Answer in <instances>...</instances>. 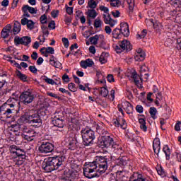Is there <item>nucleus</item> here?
<instances>
[{"mask_svg": "<svg viewBox=\"0 0 181 181\" xmlns=\"http://www.w3.org/2000/svg\"><path fill=\"white\" fill-rule=\"evenodd\" d=\"M134 59L136 62H143V60H145V52H137Z\"/></svg>", "mask_w": 181, "mask_h": 181, "instance_id": "nucleus-31", "label": "nucleus"}, {"mask_svg": "<svg viewBox=\"0 0 181 181\" xmlns=\"http://www.w3.org/2000/svg\"><path fill=\"white\" fill-rule=\"evenodd\" d=\"M124 110L127 112V114H132L134 112V106H132V104H131L129 102L127 101L124 103Z\"/></svg>", "mask_w": 181, "mask_h": 181, "instance_id": "nucleus-25", "label": "nucleus"}, {"mask_svg": "<svg viewBox=\"0 0 181 181\" xmlns=\"http://www.w3.org/2000/svg\"><path fill=\"white\" fill-rule=\"evenodd\" d=\"M98 170V167L95 163V160L93 162L85 163L83 168V175L88 179H93L94 177H100V174Z\"/></svg>", "mask_w": 181, "mask_h": 181, "instance_id": "nucleus-6", "label": "nucleus"}, {"mask_svg": "<svg viewBox=\"0 0 181 181\" xmlns=\"http://www.w3.org/2000/svg\"><path fill=\"white\" fill-rule=\"evenodd\" d=\"M176 48L177 49V50H181V39L180 38H179L177 40Z\"/></svg>", "mask_w": 181, "mask_h": 181, "instance_id": "nucleus-64", "label": "nucleus"}, {"mask_svg": "<svg viewBox=\"0 0 181 181\" xmlns=\"http://www.w3.org/2000/svg\"><path fill=\"white\" fill-rule=\"evenodd\" d=\"M49 64H51V66H53L56 69H63V65L62 64V63H60V62L56 61L52 59H49Z\"/></svg>", "mask_w": 181, "mask_h": 181, "instance_id": "nucleus-28", "label": "nucleus"}, {"mask_svg": "<svg viewBox=\"0 0 181 181\" xmlns=\"http://www.w3.org/2000/svg\"><path fill=\"white\" fill-rule=\"evenodd\" d=\"M137 178L134 179L133 181H148L146 180V178L144 177V175L141 174H139L138 173H136Z\"/></svg>", "mask_w": 181, "mask_h": 181, "instance_id": "nucleus-43", "label": "nucleus"}, {"mask_svg": "<svg viewBox=\"0 0 181 181\" xmlns=\"http://www.w3.org/2000/svg\"><path fill=\"white\" fill-rule=\"evenodd\" d=\"M32 42V38L29 36L18 37L16 36L14 38V44L16 46H19V45H23V46H29L30 43Z\"/></svg>", "mask_w": 181, "mask_h": 181, "instance_id": "nucleus-16", "label": "nucleus"}, {"mask_svg": "<svg viewBox=\"0 0 181 181\" xmlns=\"http://www.w3.org/2000/svg\"><path fill=\"white\" fill-rule=\"evenodd\" d=\"M14 129H16V131H21V129L24 139L28 142H32L37 135V133H36L34 129H29L25 126H22V124L21 125V128H14Z\"/></svg>", "mask_w": 181, "mask_h": 181, "instance_id": "nucleus-11", "label": "nucleus"}, {"mask_svg": "<svg viewBox=\"0 0 181 181\" xmlns=\"http://www.w3.org/2000/svg\"><path fill=\"white\" fill-rule=\"evenodd\" d=\"M95 127L96 129V132H98V134H99L100 135H104L105 134V135H107V132L104 129V127L103 126V124H98L97 123H95Z\"/></svg>", "mask_w": 181, "mask_h": 181, "instance_id": "nucleus-23", "label": "nucleus"}, {"mask_svg": "<svg viewBox=\"0 0 181 181\" xmlns=\"http://www.w3.org/2000/svg\"><path fill=\"white\" fill-rule=\"evenodd\" d=\"M136 111L139 114H142V112H144V107H142L141 105H137L136 106Z\"/></svg>", "mask_w": 181, "mask_h": 181, "instance_id": "nucleus-52", "label": "nucleus"}, {"mask_svg": "<svg viewBox=\"0 0 181 181\" xmlns=\"http://www.w3.org/2000/svg\"><path fill=\"white\" fill-rule=\"evenodd\" d=\"M16 108V99L10 98L7 101L0 107V119L6 121L12 117Z\"/></svg>", "mask_w": 181, "mask_h": 181, "instance_id": "nucleus-4", "label": "nucleus"}, {"mask_svg": "<svg viewBox=\"0 0 181 181\" xmlns=\"http://www.w3.org/2000/svg\"><path fill=\"white\" fill-rule=\"evenodd\" d=\"M163 151L165 155L166 160H169V159H170V148H169V146L168 145L164 146L163 148Z\"/></svg>", "mask_w": 181, "mask_h": 181, "instance_id": "nucleus-29", "label": "nucleus"}, {"mask_svg": "<svg viewBox=\"0 0 181 181\" xmlns=\"http://www.w3.org/2000/svg\"><path fill=\"white\" fill-rule=\"evenodd\" d=\"M65 146L70 149V151H75L77 148V144H78V139H77V136L75 137H66L64 139Z\"/></svg>", "mask_w": 181, "mask_h": 181, "instance_id": "nucleus-15", "label": "nucleus"}, {"mask_svg": "<svg viewBox=\"0 0 181 181\" xmlns=\"http://www.w3.org/2000/svg\"><path fill=\"white\" fill-rule=\"evenodd\" d=\"M27 28L28 29H30V30L35 29V22H33L32 20L28 21V23H27Z\"/></svg>", "mask_w": 181, "mask_h": 181, "instance_id": "nucleus-45", "label": "nucleus"}, {"mask_svg": "<svg viewBox=\"0 0 181 181\" xmlns=\"http://www.w3.org/2000/svg\"><path fill=\"white\" fill-rule=\"evenodd\" d=\"M28 69L31 73H33V74L37 73V69H36L35 66H30Z\"/></svg>", "mask_w": 181, "mask_h": 181, "instance_id": "nucleus-58", "label": "nucleus"}, {"mask_svg": "<svg viewBox=\"0 0 181 181\" xmlns=\"http://www.w3.org/2000/svg\"><path fill=\"white\" fill-rule=\"evenodd\" d=\"M97 11H95V9H89L88 10V16H89V18H92L93 19H95V18H97Z\"/></svg>", "mask_w": 181, "mask_h": 181, "instance_id": "nucleus-36", "label": "nucleus"}, {"mask_svg": "<svg viewBox=\"0 0 181 181\" xmlns=\"http://www.w3.org/2000/svg\"><path fill=\"white\" fill-rule=\"evenodd\" d=\"M20 100L23 104L28 105V104L33 103V100H35V95L31 91H24L20 95Z\"/></svg>", "mask_w": 181, "mask_h": 181, "instance_id": "nucleus-13", "label": "nucleus"}, {"mask_svg": "<svg viewBox=\"0 0 181 181\" xmlns=\"http://www.w3.org/2000/svg\"><path fill=\"white\" fill-rule=\"evenodd\" d=\"M139 122L140 124V128L144 131V132H146L148 131V127H146V119L145 118H139Z\"/></svg>", "mask_w": 181, "mask_h": 181, "instance_id": "nucleus-27", "label": "nucleus"}, {"mask_svg": "<svg viewBox=\"0 0 181 181\" xmlns=\"http://www.w3.org/2000/svg\"><path fill=\"white\" fill-rule=\"evenodd\" d=\"M102 40H99V47H101V49H105V37H104V35L102 34Z\"/></svg>", "mask_w": 181, "mask_h": 181, "instance_id": "nucleus-41", "label": "nucleus"}, {"mask_svg": "<svg viewBox=\"0 0 181 181\" xmlns=\"http://www.w3.org/2000/svg\"><path fill=\"white\" fill-rule=\"evenodd\" d=\"M165 46H166L167 47H170V46H172V45H173V40L168 39L165 42H164Z\"/></svg>", "mask_w": 181, "mask_h": 181, "instance_id": "nucleus-57", "label": "nucleus"}, {"mask_svg": "<svg viewBox=\"0 0 181 181\" xmlns=\"http://www.w3.org/2000/svg\"><path fill=\"white\" fill-rule=\"evenodd\" d=\"M62 42L64 43V46L66 49H67L69 46H70V42H69V39L66 37L62 38Z\"/></svg>", "mask_w": 181, "mask_h": 181, "instance_id": "nucleus-49", "label": "nucleus"}, {"mask_svg": "<svg viewBox=\"0 0 181 181\" xmlns=\"http://www.w3.org/2000/svg\"><path fill=\"white\" fill-rule=\"evenodd\" d=\"M94 66V62L91 59H87L81 62V67L83 69H87V67H93Z\"/></svg>", "mask_w": 181, "mask_h": 181, "instance_id": "nucleus-20", "label": "nucleus"}, {"mask_svg": "<svg viewBox=\"0 0 181 181\" xmlns=\"http://www.w3.org/2000/svg\"><path fill=\"white\" fill-rule=\"evenodd\" d=\"M66 13H68V15H73V7H69L67 5H66Z\"/></svg>", "mask_w": 181, "mask_h": 181, "instance_id": "nucleus-62", "label": "nucleus"}, {"mask_svg": "<svg viewBox=\"0 0 181 181\" xmlns=\"http://www.w3.org/2000/svg\"><path fill=\"white\" fill-rule=\"evenodd\" d=\"M95 162L96 166H98L97 172H99L100 175L105 173V171L108 169V162H110L107 156H96Z\"/></svg>", "mask_w": 181, "mask_h": 181, "instance_id": "nucleus-10", "label": "nucleus"}, {"mask_svg": "<svg viewBox=\"0 0 181 181\" xmlns=\"http://www.w3.org/2000/svg\"><path fill=\"white\" fill-rule=\"evenodd\" d=\"M23 124H31L33 127L35 128H39L42 127V118L37 112L30 111L29 112H25L17 120V124H13L11 125L12 128H21V125Z\"/></svg>", "mask_w": 181, "mask_h": 181, "instance_id": "nucleus-3", "label": "nucleus"}, {"mask_svg": "<svg viewBox=\"0 0 181 181\" xmlns=\"http://www.w3.org/2000/svg\"><path fill=\"white\" fill-rule=\"evenodd\" d=\"M94 28H101V20L100 18H97L95 20Z\"/></svg>", "mask_w": 181, "mask_h": 181, "instance_id": "nucleus-50", "label": "nucleus"}, {"mask_svg": "<svg viewBox=\"0 0 181 181\" xmlns=\"http://www.w3.org/2000/svg\"><path fill=\"white\" fill-rule=\"evenodd\" d=\"M107 78L109 83H114L115 81V79L114 78V75L112 74H108Z\"/></svg>", "mask_w": 181, "mask_h": 181, "instance_id": "nucleus-56", "label": "nucleus"}, {"mask_svg": "<svg viewBox=\"0 0 181 181\" xmlns=\"http://www.w3.org/2000/svg\"><path fill=\"white\" fill-rule=\"evenodd\" d=\"M52 124L54 127H57V128H64V119H53L52 120Z\"/></svg>", "mask_w": 181, "mask_h": 181, "instance_id": "nucleus-21", "label": "nucleus"}, {"mask_svg": "<svg viewBox=\"0 0 181 181\" xmlns=\"http://www.w3.org/2000/svg\"><path fill=\"white\" fill-rule=\"evenodd\" d=\"M131 78H133L135 84H139V80H142L141 76H139L136 72L132 73Z\"/></svg>", "mask_w": 181, "mask_h": 181, "instance_id": "nucleus-32", "label": "nucleus"}, {"mask_svg": "<svg viewBox=\"0 0 181 181\" xmlns=\"http://www.w3.org/2000/svg\"><path fill=\"white\" fill-rule=\"evenodd\" d=\"M48 28L52 30L56 29V23L54 21H51L48 24Z\"/></svg>", "mask_w": 181, "mask_h": 181, "instance_id": "nucleus-54", "label": "nucleus"}, {"mask_svg": "<svg viewBox=\"0 0 181 181\" xmlns=\"http://www.w3.org/2000/svg\"><path fill=\"white\" fill-rule=\"evenodd\" d=\"M116 163L118 166H127V165H128V158L127 157L119 158L116 160Z\"/></svg>", "mask_w": 181, "mask_h": 181, "instance_id": "nucleus-24", "label": "nucleus"}, {"mask_svg": "<svg viewBox=\"0 0 181 181\" xmlns=\"http://www.w3.org/2000/svg\"><path fill=\"white\" fill-rule=\"evenodd\" d=\"M54 119H64V116L62 112H56L54 114Z\"/></svg>", "mask_w": 181, "mask_h": 181, "instance_id": "nucleus-39", "label": "nucleus"}, {"mask_svg": "<svg viewBox=\"0 0 181 181\" xmlns=\"http://www.w3.org/2000/svg\"><path fill=\"white\" fill-rule=\"evenodd\" d=\"M14 33H19L21 32V23L16 21L13 29Z\"/></svg>", "mask_w": 181, "mask_h": 181, "instance_id": "nucleus-35", "label": "nucleus"}, {"mask_svg": "<svg viewBox=\"0 0 181 181\" xmlns=\"http://www.w3.org/2000/svg\"><path fill=\"white\" fill-rule=\"evenodd\" d=\"M59 10H53L52 12H51V16L52 18H57V16H59Z\"/></svg>", "mask_w": 181, "mask_h": 181, "instance_id": "nucleus-60", "label": "nucleus"}, {"mask_svg": "<svg viewBox=\"0 0 181 181\" xmlns=\"http://www.w3.org/2000/svg\"><path fill=\"white\" fill-rule=\"evenodd\" d=\"M98 146L117 155L122 153V147L115 141L112 134H107V135L102 136L98 141Z\"/></svg>", "mask_w": 181, "mask_h": 181, "instance_id": "nucleus-2", "label": "nucleus"}, {"mask_svg": "<svg viewBox=\"0 0 181 181\" xmlns=\"http://www.w3.org/2000/svg\"><path fill=\"white\" fill-rule=\"evenodd\" d=\"M62 80L65 81V83H69L70 81V78L69 77V75H67V74H64L62 76Z\"/></svg>", "mask_w": 181, "mask_h": 181, "instance_id": "nucleus-61", "label": "nucleus"}, {"mask_svg": "<svg viewBox=\"0 0 181 181\" xmlns=\"http://www.w3.org/2000/svg\"><path fill=\"white\" fill-rule=\"evenodd\" d=\"M108 87L107 86V85H105L104 87H101L100 88V95H102V97H107L108 96Z\"/></svg>", "mask_w": 181, "mask_h": 181, "instance_id": "nucleus-33", "label": "nucleus"}, {"mask_svg": "<svg viewBox=\"0 0 181 181\" xmlns=\"http://www.w3.org/2000/svg\"><path fill=\"white\" fill-rule=\"evenodd\" d=\"M115 50L117 54L122 53V52L127 53L132 50V45L128 40H123L117 43Z\"/></svg>", "mask_w": 181, "mask_h": 181, "instance_id": "nucleus-12", "label": "nucleus"}, {"mask_svg": "<svg viewBox=\"0 0 181 181\" xmlns=\"http://www.w3.org/2000/svg\"><path fill=\"white\" fill-rule=\"evenodd\" d=\"M112 36L114 39L119 40L124 36L128 37L129 36V25L127 23H121L120 28H116L112 32Z\"/></svg>", "mask_w": 181, "mask_h": 181, "instance_id": "nucleus-8", "label": "nucleus"}, {"mask_svg": "<svg viewBox=\"0 0 181 181\" xmlns=\"http://www.w3.org/2000/svg\"><path fill=\"white\" fill-rule=\"evenodd\" d=\"M42 50H45V53L48 54H54V48L53 47H42Z\"/></svg>", "mask_w": 181, "mask_h": 181, "instance_id": "nucleus-37", "label": "nucleus"}, {"mask_svg": "<svg viewBox=\"0 0 181 181\" xmlns=\"http://www.w3.org/2000/svg\"><path fill=\"white\" fill-rule=\"evenodd\" d=\"M82 144L84 146H93L95 141V132L91 127H86L81 130Z\"/></svg>", "mask_w": 181, "mask_h": 181, "instance_id": "nucleus-5", "label": "nucleus"}, {"mask_svg": "<svg viewBox=\"0 0 181 181\" xmlns=\"http://www.w3.org/2000/svg\"><path fill=\"white\" fill-rule=\"evenodd\" d=\"M40 21L42 25L47 23V16H46V14H43L40 16Z\"/></svg>", "mask_w": 181, "mask_h": 181, "instance_id": "nucleus-46", "label": "nucleus"}, {"mask_svg": "<svg viewBox=\"0 0 181 181\" xmlns=\"http://www.w3.org/2000/svg\"><path fill=\"white\" fill-rule=\"evenodd\" d=\"M64 160H66V156L64 155L49 157L43 160L42 168L47 173L57 170L60 172L62 168H64Z\"/></svg>", "mask_w": 181, "mask_h": 181, "instance_id": "nucleus-1", "label": "nucleus"}, {"mask_svg": "<svg viewBox=\"0 0 181 181\" xmlns=\"http://www.w3.org/2000/svg\"><path fill=\"white\" fill-rule=\"evenodd\" d=\"M59 177L61 180L74 181L76 179H78V172L76 170L62 168Z\"/></svg>", "mask_w": 181, "mask_h": 181, "instance_id": "nucleus-9", "label": "nucleus"}, {"mask_svg": "<svg viewBox=\"0 0 181 181\" xmlns=\"http://www.w3.org/2000/svg\"><path fill=\"white\" fill-rule=\"evenodd\" d=\"M109 54L107 52H103L99 57V62L101 63V64H105L107 62V57H108Z\"/></svg>", "mask_w": 181, "mask_h": 181, "instance_id": "nucleus-30", "label": "nucleus"}, {"mask_svg": "<svg viewBox=\"0 0 181 181\" xmlns=\"http://www.w3.org/2000/svg\"><path fill=\"white\" fill-rule=\"evenodd\" d=\"M127 2L129 5L130 12H132V11H134V8H135V3L134 0H127Z\"/></svg>", "mask_w": 181, "mask_h": 181, "instance_id": "nucleus-40", "label": "nucleus"}, {"mask_svg": "<svg viewBox=\"0 0 181 181\" xmlns=\"http://www.w3.org/2000/svg\"><path fill=\"white\" fill-rule=\"evenodd\" d=\"M100 11H101L102 12H104V13H110L108 12H110V9H108L107 7H105L104 6H100L99 7Z\"/></svg>", "mask_w": 181, "mask_h": 181, "instance_id": "nucleus-53", "label": "nucleus"}, {"mask_svg": "<svg viewBox=\"0 0 181 181\" xmlns=\"http://www.w3.org/2000/svg\"><path fill=\"white\" fill-rule=\"evenodd\" d=\"M98 4L94 0H90L88 1V7L90 8V9H95L97 8Z\"/></svg>", "mask_w": 181, "mask_h": 181, "instance_id": "nucleus-38", "label": "nucleus"}, {"mask_svg": "<svg viewBox=\"0 0 181 181\" xmlns=\"http://www.w3.org/2000/svg\"><path fill=\"white\" fill-rule=\"evenodd\" d=\"M153 149L154 153H156L157 156H159V152H160V140L159 138H156L153 142Z\"/></svg>", "mask_w": 181, "mask_h": 181, "instance_id": "nucleus-19", "label": "nucleus"}, {"mask_svg": "<svg viewBox=\"0 0 181 181\" xmlns=\"http://www.w3.org/2000/svg\"><path fill=\"white\" fill-rule=\"evenodd\" d=\"M23 7H24L27 11H28V12H30V13H32V14H33V13H37L36 10H35V8H33V7H30V6H28V5H25V6H23Z\"/></svg>", "mask_w": 181, "mask_h": 181, "instance_id": "nucleus-44", "label": "nucleus"}, {"mask_svg": "<svg viewBox=\"0 0 181 181\" xmlns=\"http://www.w3.org/2000/svg\"><path fill=\"white\" fill-rule=\"evenodd\" d=\"M148 33V30L146 29L143 30L140 34L138 35V36L140 37V39H144L145 36H146Z\"/></svg>", "mask_w": 181, "mask_h": 181, "instance_id": "nucleus-51", "label": "nucleus"}, {"mask_svg": "<svg viewBox=\"0 0 181 181\" xmlns=\"http://www.w3.org/2000/svg\"><path fill=\"white\" fill-rule=\"evenodd\" d=\"M12 29V25L11 24H7L1 30V36L2 39H8L9 37V33Z\"/></svg>", "mask_w": 181, "mask_h": 181, "instance_id": "nucleus-18", "label": "nucleus"}, {"mask_svg": "<svg viewBox=\"0 0 181 181\" xmlns=\"http://www.w3.org/2000/svg\"><path fill=\"white\" fill-rule=\"evenodd\" d=\"M91 45H98L100 40H103V34L95 35L89 38Z\"/></svg>", "mask_w": 181, "mask_h": 181, "instance_id": "nucleus-22", "label": "nucleus"}, {"mask_svg": "<svg viewBox=\"0 0 181 181\" xmlns=\"http://www.w3.org/2000/svg\"><path fill=\"white\" fill-rule=\"evenodd\" d=\"M111 13L114 16V18H119V15H121V13H119V11L118 10H116L115 11H112Z\"/></svg>", "mask_w": 181, "mask_h": 181, "instance_id": "nucleus-63", "label": "nucleus"}, {"mask_svg": "<svg viewBox=\"0 0 181 181\" xmlns=\"http://www.w3.org/2000/svg\"><path fill=\"white\" fill-rule=\"evenodd\" d=\"M45 83H47V84H51L52 86H54V84H56V81H54V80L47 78L45 79Z\"/></svg>", "mask_w": 181, "mask_h": 181, "instance_id": "nucleus-55", "label": "nucleus"}, {"mask_svg": "<svg viewBox=\"0 0 181 181\" xmlns=\"http://www.w3.org/2000/svg\"><path fill=\"white\" fill-rule=\"evenodd\" d=\"M11 153L13 154L14 165L21 166L26 160V152L22 148H19L17 146H11Z\"/></svg>", "mask_w": 181, "mask_h": 181, "instance_id": "nucleus-7", "label": "nucleus"}, {"mask_svg": "<svg viewBox=\"0 0 181 181\" xmlns=\"http://www.w3.org/2000/svg\"><path fill=\"white\" fill-rule=\"evenodd\" d=\"M54 146L49 141H42L39 146L38 151L40 153H50L53 152Z\"/></svg>", "mask_w": 181, "mask_h": 181, "instance_id": "nucleus-14", "label": "nucleus"}, {"mask_svg": "<svg viewBox=\"0 0 181 181\" xmlns=\"http://www.w3.org/2000/svg\"><path fill=\"white\" fill-rule=\"evenodd\" d=\"M103 21L106 25H110V28H114L117 23V21L111 18V15L110 13L103 15Z\"/></svg>", "mask_w": 181, "mask_h": 181, "instance_id": "nucleus-17", "label": "nucleus"}, {"mask_svg": "<svg viewBox=\"0 0 181 181\" xmlns=\"http://www.w3.org/2000/svg\"><path fill=\"white\" fill-rule=\"evenodd\" d=\"M43 35H45V36L48 37L49 35V28H47V26L42 25L41 27Z\"/></svg>", "mask_w": 181, "mask_h": 181, "instance_id": "nucleus-47", "label": "nucleus"}, {"mask_svg": "<svg viewBox=\"0 0 181 181\" xmlns=\"http://www.w3.org/2000/svg\"><path fill=\"white\" fill-rule=\"evenodd\" d=\"M22 11L23 12V16H24L25 18H30V14H29V13H28V11L23 6L22 8Z\"/></svg>", "mask_w": 181, "mask_h": 181, "instance_id": "nucleus-59", "label": "nucleus"}, {"mask_svg": "<svg viewBox=\"0 0 181 181\" xmlns=\"http://www.w3.org/2000/svg\"><path fill=\"white\" fill-rule=\"evenodd\" d=\"M157 112H158V110L156 109L155 107H150L149 114H150L151 118H153V119H156V118H157L156 113Z\"/></svg>", "mask_w": 181, "mask_h": 181, "instance_id": "nucleus-34", "label": "nucleus"}, {"mask_svg": "<svg viewBox=\"0 0 181 181\" xmlns=\"http://www.w3.org/2000/svg\"><path fill=\"white\" fill-rule=\"evenodd\" d=\"M112 6H119L121 5V1L119 0H110Z\"/></svg>", "mask_w": 181, "mask_h": 181, "instance_id": "nucleus-48", "label": "nucleus"}, {"mask_svg": "<svg viewBox=\"0 0 181 181\" xmlns=\"http://www.w3.org/2000/svg\"><path fill=\"white\" fill-rule=\"evenodd\" d=\"M68 88L70 91H72V93H76V91H77V88H76V84H74V83H70L68 85Z\"/></svg>", "mask_w": 181, "mask_h": 181, "instance_id": "nucleus-42", "label": "nucleus"}, {"mask_svg": "<svg viewBox=\"0 0 181 181\" xmlns=\"http://www.w3.org/2000/svg\"><path fill=\"white\" fill-rule=\"evenodd\" d=\"M16 74L17 77L21 80V81H23L24 83L28 81V76H26L24 74H22V72L18 69L16 71Z\"/></svg>", "mask_w": 181, "mask_h": 181, "instance_id": "nucleus-26", "label": "nucleus"}]
</instances>
